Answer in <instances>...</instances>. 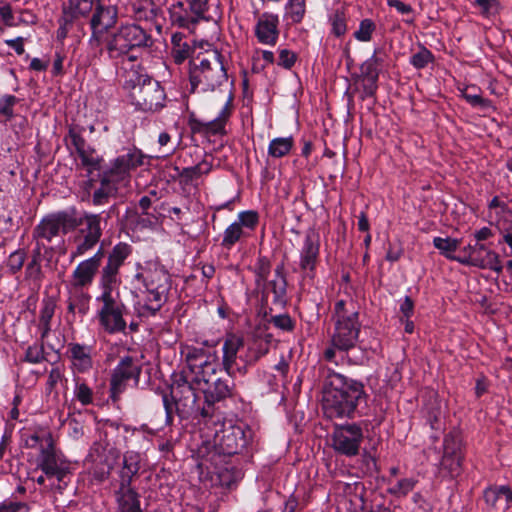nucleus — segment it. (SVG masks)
Segmentation results:
<instances>
[{
  "instance_id": "obj_1",
  "label": "nucleus",
  "mask_w": 512,
  "mask_h": 512,
  "mask_svg": "<svg viewBox=\"0 0 512 512\" xmlns=\"http://www.w3.org/2000/svg\"><path fill=\"white\" fill-rule=\"evenodd\" d=\"M369 395L362 381L327 369L322 384V408L330 418L354 419L362 416Z\"/></svg>"
},
{
  "instance_id": "obj_2",
  "label": "nucleus",
  "mask_w": 512,
  "mask_h": 512,
  "mask_svg": "<svg viewBox=\"0 0 512 512\" xmlns=\"http://www.w3.org/2000/svg\"><path fill=\"white\" fill-rule=\"evenodd\" d=\"M251 439L252 432L247 426L223 424V428L215 434L212 450L203 446L199 449L198 455L215 465L221 479L227 485H231L243 477V472L240 467L226 459H232L242 453Z\"/></svg>"
},
{
  "instance_id": "obj_3",
  "label": "nucleus",
  "mask_w": 512,
  "mask_h": 512,
  "mask_svg": "<svg viewBox=\"0 0 512 512\" xmlns=\"http://www.w3.org/2000/svg\"><path fill=\"white\" fill-rule=\"evenodd\" d=\"M199 378L193 373L174 374L169 392L162 391L175 403V412L180 419H198L211 417V409L202 401V387Z\"/></svg>"
},
{
  "instance_id": "obj_4",
  "label": "nucleus",
  "mask_w": 512,
  "mask_h": 512,
  "mask_svg": "<svg viewBox=\"0 0 512 512\" xmlns=\"http://www.w3.org/2000/svg\"><path fill=\"white\" fill-rule=\"evenodd\" d=\"M152 45L151 34L137 24L121 25L116 31L106 36L107 54L111 60H119L127 56L130 61H136L139 58V52Z\"/></svg>"
},
{
  "instance_id": "obj_5",
  "label": "nucleus",
  "mask_w": 512,
  "mask_h": 512,
  "mask_svg": "<svg viewBox=\"0 0 512 512\" xmlns=\"http://www.w3.org/2000/svg\"><path fill=\"white\" fill-rule=\"evenodd\" d=\"M332 318L334 329L331 334L330 343L338 348L339 353L348 354L358 343L361 323L359 312L355 309L354 303L349 304L339 299L335 302Z\"/></svg>"
},
{
  "instance_id": "obj_6",
  "label": "nucleus",
  "mask_w": 512,
  "mask_h": 512,
  "mask_svg": "<svg viewBox=\"0 0 512 512\" xmlns=\"http://www.w3.org/2000/svg\"><path fill=\"white\" fill-rule=\"evenodd\" d=\"M124 88L130 91L132 104L143 112H156L165 106L166 94L160 82L137 71L128 73Z\"/></svg>"
},
{
  "instance_id": "obj_7",
  "label": "nucleus",
  "mask_w": 512,
  "mask_h": 512,
  "mask_svg": "<svg viewBox=\"0 0 512 512\" xmlns=\"http://www.w3.org/2000/svg\"><path fill=\"white\" fill-rule=\"evenodd\" d=\"M189 81L193 93L199 87L202 92L221 88L228 81L224 56L218 51H213L211 59L203 58L199 64L191 60L189 62Z\"/></svg>"
},
{
  "instance_id": "obj_8",
  "label": "nucleus",
  "mask_w": 512,
  "mask_h": 512,
  "mask_svg": "<svg viewBox=\"0 0 512 512\" xmlns=\"http://www.w3.org/2000/svg\"><path fill=\"white\" fill-rule=\"evenodd\" d=\"M37 467L51 481L50 486L59 491L66 489L73 476L70 462L56 450L52 436H47V446L42 445Z\"/></svg>"
},
{
  "instance_id": "obj_9",
  "label": "nucleus",
  "mask_w": 512,
  "mask_h": 512,
  "mask_svg": "<svg viewBox=\"0 0 512 512\" xmlns=\"http://www.w3.org/2000/svg\"><path fill=\"white\" fill-rule=\"evenodd\" d=\"M171 25L195 33L200 22H210L213 17L209 14V0L177 1L168 7Z\"/></svg>"
},
{
  "instance_id": "obj_10",
  "label": "nucleus",
  "mask_w": 512,
  "mask_h": 512,
  "mask_svg": "<svg viewBox=\"0 0 512 512\" xmlns=\"http://www.w3.org/2000/svg\"><path fill=\"white\" fill-rule=\"evenodd\" d=\"M367 426L366 420L335 424L331 436L334 451L349 458L359 455Z\"/></svg>"
},
{
  "instance_id": "obj_11",
  "label": "nucleus",
  "mask_w": 512,
  "mask_h": 512,
  "mask_svg": "<svg viewBox=\"0 0 512 512\" xmlns=\"http://www.w3.org/2000/svg\"><path fill=\"white\" fill-rule=\"evenodd\" d=\"M121 455L120 449L107 439L94 442L88 454V459L92 463L91 475L93 479L98 483L109 479Z\"/></svg>"
},
{
  "instance_id": "obj_12",
  "label": "nucleus",
  "mask_w": 512,
  "mask_h": 512,
  "mask_svg": "<svg viewBox=\"0 0 512 512\" xmlns=\"http://www.w3.org/2000/svg\"><path fill=\"white\" fill-rule=\"evenodd\" d=\"M141 373L142 365L136 357L131 355L120 357L117 365L112 370L109 381V398L113 404L121 399L129 381H133L134 387H138Z\"/></svg>"
},
{
  "instance_id": "obj_13",
  "label": "nucleus",
  "mask_w": 512,
  "mask_h": 512,
  "mask_svg": "<svg viewBox=\"0 0 512 512\" xmlns=\"http://www.w3.org/2000/svg\"><path fill=\"white\" fill-rule=\"evenodd\" d=\"M100 289L102 292L96 298L97 302L102 303L97 313L99 324L108 334H126L127 323L123 317L126 306L113 296L115 289Z\"/></svg>"
},
{
  "instance_id": "obj_14",
  "label": "nucleus",
  "mask_w": 512,
  "mask_h": 512,
  "mask_svg": "<svg viewBox=\"0 0 512 512\" xmlns=\"http://www.w3.org/2000/svg\"><path fill=\"white\" fill-rule=\"evenodd\" d=\"M74 222L76 228L79 227L76 250L73 252V257H77L92 250L100 241L103 234L102 213L84 211L80 217H77L74 210Z\"/></svg>"
},
{
  "instance_id": "obj_15",
  "label": "nucleus",
  "mask_w": 512,
  "mask_h": 512,
  "mask_svg": "<svg viewBox=\"0 0 512 512\" xmlns=\"http://www.w3.org/2000/svg\"><path fill=\"white\" fill-rule=\"evenodd\" d=\"M132 251V246L126 242H119L111 249L107 262L100 271L99 288H118L121 284L120 268L132 254Z\"/></svg>"
},
{
  "instance_id": "obj_16",
  "label": "nucleus",
  "mask_w": 512,
  "mask_h": 512,
  "mask_svg": "<svg viewBox=\"0 0 512 512\" xmlns=\"http://www.w3.org/2000/svg\"><path fill=\"white\" fill-rule=\"evenodd\" d=\"M75 229L74 209L62 210L43 217L34 228L33 237L50 242L54 237L66 235Z\"/></svg>"
},
{
  "instance_id": "obj_17",
  "label": "nucleus",
  "mask_w": 512,
  "mask_h": 512,
  "mask_svg": "<svg viewBox=\"0 0 512 512\" xmlns=\"http://www.w3.org/2000/svg\"><path fill=\"white\" fill-rule=\"evenodd\" d=\"M199 378L202 376L198 375ZM228 375L226 377H217V371L203 377L200 381L202 387L204 403L211 409V416L214 412L215 403L226 399L232 395L234 382Z\"/></svg>"
},
{
  "instance_id": "obj_18",
  "label": "nucleus",
  "mask_w": 512,
  "mask_h": 512,
  "mask_svg": "<svg viewBox=\"0 0 512 512\" xmlns=\"http://www.w3.org/2000/svg\"><path fill=\"white\" fill-rule=\"evenodd\" d=\"M232 110V97H230L216 118L211 121L204 122L194 116H191L188 119V126L192 134H200L205 137L226 135V124L231 117Z\"/></svg>"
},
{
  "instance_id": "obj_19",
  "label": "nucleus",
  "mask_w": 512,
  "mask_h": 512,
  "mask_svg": "<svg viewBox=\"0 0 512 512\" xmlns=\"http://www.w3.org/2000/svg\"><path fill=\"white\" fill-rule=\"evenodd\" d=\"M185 359L188 369L180 373H193L205 377L220 369L216 352L211 353L203 348L188 347Z\"/></svg>"
},
{
  "instance_id": "obj_20",
  "label": "nucleus",
  "mask_w": 512,
  "mask_h": 512,
  "mask_svg": "<svg viewBox=\"0 0 512 512\" xmlns=\"http://www.w3.org/2000/svg\"><path fill=\"white\" fill-rule=\"evenodd\" d=\"M143 158L144 155L141 150L135 147L123 149L103 172L119 182L128 176L130 171L141 166L143 164Z\"/></svg>"
},
{
  "instance_id": "obj_21",
  "label": "nucleus",
  "mask_w": 512,
  "mask_h": 512,
  "mask_svg": "<svg viewBox=\"0 0 512 512\" xmlns=\"http://www.w3.org/2000/svg\"><path fill=\"white\" fill-rule=\"evenodd\" d=\"M320 257V236L310 229L306 232L303 244L300 249V270L306 277L313 279L316 274V267Z\"/></svg>"
},
{
  "instance_id": "obj_22",
  "label": "nucleus",
  "mask_w": 512,
  "mask_h": 512,
  "mask_svg": "<svg viewBox=\"0 0 512 512\" xmlns=\"http://www.w3.org/2000/svg\"><path fill=\"white\" fill-rule=\"evenodd\" d=\"M244 340L236 335H229L225 338L222 346V368L229 377L245 375V366L239 361V351L244 348Z\"/></svg>"
},
{
  "instance_id": "obj_23",
  "label": "nucleus",
  "mask_w": 512,
  "mask_h": 512,
  "mask_svg": "<svg viewBox=\"0 0 512 512\" xmlns=\"http://www.w3.org/2000/svg\"><path fill=\"white\" fill-rule=\"evenodd\" d=\"M458 263L479 269H489L498 274L503 270L499 255L491 250L485 243L479 242L474 244L473 256L462 257V259H458Z\"/></svg>"
},
{
  "instance_id": "obj_24",
  "label": "nucleus",
  "mask_w": 512,
  "mask_h": 512,
  "mask_svg": "<svg viewBox=\"0 0 512 512\" xmlns=\"http://www.w3.org/2000/svg\"><path fill=\"white\" fill-rule=\"evenodd\" d=\"M118 22V8L114 5H105L102 0H97L89 20L91 32L102 34L110 33Z\"/></svg>"
},
{
  "instance_id": "obj_25",
  "label": "nucleus",
  "mask_w": 512,
  "mask_h": 512,
  "mask_svg": "<svg viewBox=\"0 0 512 512\" xmlns=\"http://www.w3.org/2000/svg\"><path fill=\"white\" fill-rule=\"evenodd\" d=\"M279 17L277 14L264 12L258 19L254 34L258 42L264 45L275 46L279 39Z\"/></svg>"
},
{
  "instance_id": "obj_26",
  "label": "nucleus",
  "mask_w": 512,
  "mask_h": 512,
  "mask_svg": "<svg viewBox=\"0 0 512 512\" xmlns=\"http://www.w3.org/2000/svg\"><path fill=\"white\" fill-rule=\"evenodd\" d=\"M141 462L142 455L139 452L127 450L123 453L121 467L117 472L119 486L122 488L132 486L133 481L139 476Z\"/></svg>"
},
{
  "instance_id": "obj_27",
  "label": "nucleus",
  "mask_w": 512,
  "mask_h": 512,
  "mask_svg": "<svg viewBox=\"0 0 512 512\" xmlns=\"http://www.w3.org/2000/svg\"><path fill=\"white\" fill-rule=\"evenodd\" d=\"M170 290L171 288L145 289L147 293L146 300L139 309V315L142 317H155L168 301Z\"/></svg>"
},
{
  "instance_id": "obj_28",
  "label": "nucleus",
  "mask_w": 512,
  "mask_h": 512,
  "mask_svg": "<svg viewBox=\"0 0 512 512\" xmlns=\"http://www.w3.org/2000/svg\"><path fill=\"white\" fill-rule=\"evenodd\" d=\"M213 165L207 159H203L201 162L194 166L179 168L178 166H174L172 169L174 174H171L170 177L173 180H178L181 185H189L194 180H197L202 175H207L211 172Z\"/></svg>"
},
{
  "instance_id": "obj_29",
  "label": "nucleus",
  "mask_w": 512,
  "mask_h": 512,
  "mask_svg": "<svg viewBox=\"0 0 512 512\" xmlns=\"http://www.w3.org/2000/svg\"><path fill=\"white\" fill-rule=\"evenodd\" d=\"M99 268L85 259L78 263L71 275V286L75 290L88 288L92 285Z\"/></svg>"
},
{
  "instance_id": "obj_30",
  "label": "nucleus",
  "mask_w": 512,
  "mask_h": 512,
  "mask_svg": "<svg viewBox=\"0 0 512 512\" xmlns=\"http://www.w3.org/2000/svg\"><path fill=\"white\" fill-rule=\"evenodd\" d=\"M93 347L80 343H69L68 353L75 369L80 373L89 371L93 366Z\"/></svg>"
},
{
  "instance_id": "obj_31",
  "label": "nucleus",
  "mask_w": 512,
  "mask_h": 512,
  "mask_svg": "<svg viewBox=\"0 0 512 512\" xmlns=\"http://www.w3.org/2000/svg\"><path fill=\"white\" fill-rule=\"evenodd\" d=\"M99 177L100 186L90 194V202L93 206H103L109 203L110 198L115 195L116 188L114 184L117 182L109 175L104 173H97Z\"/></svg>"
},
{
  "instance_id": "obj_32",
  "label": "nucleus",
  "mask_w": 512,
  "mask_h": 512,
  "mask_svg": "<svg viewBox=\"0 0 512 512\" xmlns=\"http://www.w3.org/2000/svg\"><path fill=\"white\" fill-rule=\"evenodd\" d=\"M137 280H141L145 289L171 288V275L164 266L150 269L145 274H137Z\"/></svg>"
},
{
  "instance_id": "obj_33",
  "label": "nucleus",
  "mask_w": 512,
  "mask_h": 512,
  "mask_svg": "<svg viewBox=\"0 0 512 512\" xmlns=\"http://www.w3.org/2000/svg\"><path fill=\"white\" fill-rule=\"evenodd\" d=\"M116 500L119 512H143L140 495L132 486L128 488L119 486L116 491Z\"/></svg>"
},
{
  "instance_id": "obj_34",
  "label": "nucleus",
  "mask_w": 512,
  "mask_h": 512,
  "mask_svg": "<svg viewBox=\"0 0 512 512\" xmlns=\"http://www.w3.org/2000/svg\"><path fill=\"white\" fill-rule=\"evenodd\" d=\"M508 492V485H489L482 492V503H481V511L482 512H498V502L501 497H504L506 500V495Z\"/></svg>"
},
{
  "instance_id": "obj_35",
  "label": "nucleus",
  "mask_w": 512,
  "mask_h": 512,
  "mask_svg": "<svg viewBox=\"0 0 512 512\" xmlns=\"http://www.w3.org/2000/svg\"><path fill=\"white\" fill-rule=\"evenodd\" d=\"M84 128L78 125L70 126L65 137L66 146L71 154L75 152L78 156L87 152H96L95 148L87 144L83 137Z\"/></svg>"
},
{
  "instance_id": "obj_36",
  "label": "nucleus",
  "mask_w": 512,
  "mask_h": 512,
  "mask_svg": "<svg viewBox=\"0 0 512 512\" xmlns=\"http://www.w3.org/2000/svg\"><path fill=\"white\" fill-rule=\"evenodd\" d=\"M172 56L176 64L183 63L194 52V47L186 40L185 35L181 32H175L171 36Z\"/></svg>"
},
{
  "instance_id": "obj_37",
  "label": "nucleus",
  "mask_w": 512,
  "mask_h": 512,
  "mask_svg": "<svg viewBox=\"0 0 512 512\" xmlns=\"http://www.w3.org/2000/svg\"><path fill=\"white\" fill-rule=\"evenodd\" d=\"M461 239L451 237H434L433 246L439 250L440 254L446 259L458 262V259H462L461 255L453 254L460 246Z\"/></svg>"
},
{
  "instance_id": "obj_38",
  "label": "nucleus",
  "mask_w": 512,
  "mask_h": 512,
  "mask_svg": "<svg viewBox=\"0 0 512 512\" xmlns=\"http://www.w3.org/2000/svg\"><path fill=\"white\" fill-rule=\"evenodd\" d=\"M248 236L249 233L241 229L238 223L232 222L223 231L220 245L223 249L230 251L238 242Z\"/></svg>"
},
{
  "instance_id": "obj_39",
  "label": "nucleus",
  "mask_w": 512,
  "mask_h": 512,
  "mask_svg": "<svg viewBox=\"0 0 512 512\" xmlns=\"http://www.w3.org/2000/svg\"><path fill=\"white\" fill-rule=\"evenodd\" d=\"M287 280L272 279L268 282L267 289L269 293L273 294L272 304L281 309L285 308L288 304L287 297Z\"/></svg>"
},
{
  "instance_id": "obj_40",
  "label": "nucleus",
  "mask_w": 512,
  "mask_h": 512,
  "mask_svg": "<svg viewBox=\"0 0 512 512\" xmlns=\"http://www.w3.org/2000/svg\"><path fill=\"white\" fill-rule=\"evenodd\" d=\"M294 147V139L289 137H276L268 145V155L273 158L287 156Z\"/></svg>"
},
{
  "instance_id": "obj_41",
  "label": "nucleus",
  "mask_w": 512,
  "mask_h": 512,
  "mask_svg": "<svg viewBox=\"0 0 512 512\" xmlns=\"http://www.w3.org/2000/svg\"><path fill=\"white\" fill-rule=\"evenodd\" d=\"M329 24L331 25L330 33L337 38L343 37L347 30V14L344 7L336 9L328 17Z\"/></svg>"
},
{
  "instance_id": "obj_42",
  "label": "nucleus",
  "mask_w": 512,
  "mask_h": 512,
  "mask_svg": "<svg viewBox=\"0 0 512 512\" xmlns=\"http://www.w3.org/2000/svg\"><path fill=\"white\" fill-rule=\"evenodd\" d=\"M131 11L136 21H149L156 16V9L153 2L136 1L131 5Z\"/></svg>"
},
{
  "instance_id": "obj_43",
  "label": "nucleus",
  "mask_w": 512,
  "mask_h": 512,
  "mask_svg": "<svg viewBox=\"0 0 512 512\" xmlns=\"http://www.w3.org/2000/svg\"><path fill=\"white\" fill-rule=\"evenodd\" d=\"M263 320L273 325L274 328L285 333H292L296 328V320L293 319L288 313L277 315H272L271 313L266 319Z\"/></svg>"
},
{
  "instance_id": "obj_44",
  "label": "nucleus",
  "mask_w": 512,
  "mask_h": 512,
  "mask_svg": "<svg viewBox=\"0 0 512 512\" xmlns=\"http://www.w3.org/2000/svg\"><path fill=\"white\" fill-rule=\"evenodd\" d=\"M443 455L464 456L462 452V439L458 431L453 430L445 435L443 441Z\"/></svg>"
},
{
  "instance_id": "obj_45",
  "label": "nucleus",
  "mask_w": 512,
  "mask_h": 512,
  "mask_svg": "<svg viewBox=\"0 0 512 512\" xmlns=\"http://www.w3.org/2000/svg\"><path fill=\"white\" fill-rule=\"evenodd\" d=\"M81 160V166L86 171V176L94 174V172L102 173L105 170L102 167L103 158L96 155V152H87L78 156Z\"/></svg>"
},
{
  "instance_id": "obj_46",
  "label": "nucleus",
  "mask_w": 512,
  "mask_h": 512,
  "mask_svg": "<svg viewBox=\"0 0 512 512\" xmlns=\"http://www.w3.org/2000/svg\"><path fill=\"white\" fill-rule=\"evenodd\" d=\"M74 381V397L82 404V406H88L92 404L94 400L93 390L84 380H81L79 377H76Z\"/></svg>"
},
{
  "instance_id": "obj_47",
  "label": "nucleus",
  "mask_w": 512,
  "mask_h": 512,
  "mask_svg": "<svg viewBox=\"0 0 512 512\" xmlns=\"http://www.w3.org/2000/svg\"><path fill=\"white\" fill-rule=\"evenodd\" d=\"M27 258V253L25 249H17L10 253L8 256L5 266L7 268V272L10 275H15L20 272L24 266V263Z\"/></svg>"
},
{
  "instance_id": "obj_48",
  "label": "nucleus",
  "mask_w": 512,
  "mask_h": 512,
  "mask_svg": "<svg viewBox=\"0 0 512 512\" xmlns=\"http://www.w3.org/2000/svg\"><path fill=\"white\" fill-rule=\"evenodd\" d=\"M435 61L433 53L424 45H419V50L410 57V64L415 69H424L428 64Z\"/></svg>"
},
{
  "instance_id": "obj_49",
  "label": "nucleus",
  "mask_w": 512,
  "mask_h": 512,
  "mask_svg": "<svg viewBox=\"0 0 512 512\" xmlns=\"http://www.w3.org/2000/svg\"><path fill=\"white\" fill-rule=\"evenodd\" d=\"M273 341L274 337L270 333H265L263 335L256 333L247 343L253 347L258 355L263 357L269 352L270 345Z\"/></svg>"
},
{
  "instance_id": "obj_50",
  "label": "nucleus",
  "mask_w": 512,
  "mask_h": 512,
  "mask_svg": "<svg viewBox=\"0 0 512 512\" xmlns=\"http://www.w3.org/2000/svg\"><path fill=\"white\" fill-rule=\"evenodd\" d=\"M260 216L256 210H243L237 215V220L234 221L240 225L241 229H248L254 231L259 224Z\"/></svg>"
},
{
  "instance_id": "obj_51",
  "label": "nucleus",
  "mask_w": 512,
  "mask_h": 512,
  "mask_svg": "<svg viewBox=\"0 0 512 512\" xmlns=\"http://www.w3.org/2000/svg\"><path fill=\"white\" fill-rule=\"evenodd\" d=\"M463 459L464 456L459 455H442L440 464L442 469L446 470L452 478H455L461 473Z\"/></svg>"
},
{
  "instance_id": "obj_52",
  "label": "nucleus",
  "mask_w": 512,
  "mask_h": 512,
  "mask_svg": "<svg viewBox=\"0 0 512 512\" xmlns=\"http://www.w3.org/2000/svg\"><path fill=\"white\" fill-rule=\"evenodd\" d=\"M44 278L41 263L31 259L25 267V279L32 281L33 285L39 289Z\"/></svg>"
},
{
  "instance_id": "obj_53",
  "label": "nucleus",
  "mask_w": 512,
  "mask_h": 512,
  "mask_svg": "<svg viewBox=\"0 0 512 512\" xmlns=\"http://www.w3.org/2000/svg\"><path fill=\"white\" fill-rule=\"evenodd\" d=\"M376 30V24L373 20L365 18L360 21L358 29L354 32L353 36L360 42H369L372 35Z\"/></svg>"
},
{
  "instance_id": "obj_54",
  "label": "nucleus",
  "mask_w": 512,
  "mask_h": 512,
  "mask_svg": "<svg viewBox=\"0 0 512 512\" xmlns=\"http://www.w3.org/2000/svg\"><path fill=\"white\" fill-rule=\"evenodd\" d=\"M105 35L106 34L91 32L87 44L88 51H91L94 57H100L105 51L107 52Z\"/></svg>"
},
{
  "instance_id": "obj_55",
  "label": "nucleus",
  "mask_w": 512,
  "mask_h": 512,
  "mask_svg": "<svg viewBox=\"0 0 512 512\" xmlns=\"http://www.w3.org/2000/svg\"><path fill=\"white\" fill-rule=\"evenodd\" d=\"M471 3L484 17L495 16L500 11V2L498 0H472Z\"/></svg>"
},
{
  "instance_id": "obj_56",
  "label": "nucleus",
  "mask_w": 512,
  "mask_h": 512,
  "mask_svg": "<svg viewBox=\"0 0 512 512\" xmlns=\"http://www.w3.org/2000/svg\"><path fill=\"white\" fill-rule=\"evenodd\" d=\"M96 2L97 0H67L64 5L82 15V17H87L92 12Z\"/></svg>"
},
{
  "instance_id": "obj_57",
  "label": "nucleus",
  "mask_w": 512,
  "mask_h": 512,
  "mask_svg": "<svg viewBox=\"0 0 512 512\" xmlns=\"http://www.w3.org/2000/svg\"><path fill=\"white\" fill-rule=\"evenodd\" d=\"M20 102V99L11 94H5L0 97V115L7 120H11L14 114V106Z\"/></svg>"
},
{
  "instance_id": "obj_58",
  "label": "nucleus",
  "mask_w": 512,
  "mask_h": 512,
  "mask_svg": "<svg viewBox=\"0 0 512 512\" xmlns=\"http://www.w3.org/2000/svg\"><path fill=\"white\" fill-rule=\"evenodd\" d=\"M46 360L45 350L43 344H33L29 346L25 351V356L23 358L24 362L30 364H39Z\"/></svg>"
},
{
  "instance_id": "obj_59",
  "label": "nucleus",
  "mask_w": 512,
  "mask_h": 512,
  "mask_svg": "<svg viewBox=\"0 0 512 512\" xmlns=\"http://www.w3.org/2000/svg\"><path fill=\"white\" fill-rule=\"evenodd\" d=\"M380 69L374 66L369 61L362 63L360 67V74L357 76L361 82H374L378 83Z\"/></svg>"
},
{
  "instance_id": "obj_60",
  "label": "nucleus",
  "mask_w": 512,
  "mask_h": 512,
  "mask_svg": "<svg viewBox=\"0 0 512 512\" xmlns=\"http://www.w3.org/2000/svg\"><path fill=\"white\" fill-rule=\"evenodd\" d=\"M70 299L73 301L79 314L84 316L88 313L91 296L84 292L83 289L75 290Z\"/></svg>"
},
{
  "instance_id": "obj_61",
  "label": "nucleus",
  "mask_w": 512,
  "mask_h": 512,
  "mask_svg": "<svg viewBox=\"0 0 512 512\" xmlns=\"http://www.w3.org/2000/svg\"><path fill=\"white\" fill-rule=\"evenodd\" d=\"M306 14V3H296V5L285 6V17L290 19L291 24L302 22Z\"/></svg>"
},
{
  "instance_id": "obj_62",
  "label": "nucleus",
  "mask_w": 512,
  "mask_h": 512,
  "mask_svg": "<svg viewBox=\"0 0 512 512\" xmlns=\"http://www.w3.org/2000/svg\"><path fill=\"white\" fill-rule=\"evenodd\" d=\"M415 484L416 481L412 478L400 479L394 486L389 488V493L397 497H404L413 490Z\"/></svg>"
},
{
  "instance_id": "obj_63",
  "label": "nucleus",
  "mask_w": 512,
  "mask_h": 512,
  "mask_svg": "<svg viewBox=\"0 0 512 512\" xmlns=\"http://www.w3.org/2000/svg\"><path fill=\"white\" fill-rule=\"evenodd\" d=\"M387 5L389 7L395 8L396 11L401 15L410 16L409 18L404 19V22L407 24H413L415 21L414 17V9L410 4H406L401 0H387Z\"/></svg>"
},
{
  "instance_id": "obj_64",
  "label": "nucleus",
  "mask_w": 512,
  "mask_h": 512,
  "mask_svg": "<svg viewBox=\"0 0 512 512\" xmlns=\"http://www.w3.org/2000/svg\"><path fill=\"white\" fill-rule=\"evenodd\" d=\"M27 503L15 500H4L0 503V512H29Z\"/></svg>"
}]
</instances>
